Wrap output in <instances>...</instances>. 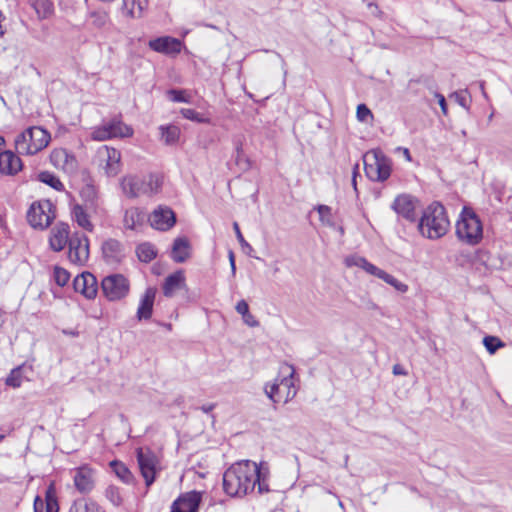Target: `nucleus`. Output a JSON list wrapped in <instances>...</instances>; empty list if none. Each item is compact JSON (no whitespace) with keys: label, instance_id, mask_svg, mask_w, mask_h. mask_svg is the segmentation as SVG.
I'll return each instance as SVG.
<instances>
[{"label":"nucleus","instance_id":"1","mask_svg":"<svg viewBox=\"0 0 512 512\" xmlns=\"http://www.w3.org/2000/svg\"><path fill=\"white\" fill-rule=\"evenodd\" d=\"M259 480V466L249 460L233 464L223 475V489L232 497H242L253 491Z\"/></svg>","mask_w":512,"mask_h":512},{"label":"nucleus","instance_id":"2","mask_svg":"<svg viewBox=\"0 0 512 512\" xmlns=\"http://www.w3.org/2000/svg\"><path fill=\"white\" fill-rule=\"evenodd\" d=\"M449 225L444 206L439 202H433L423 211L418 230L422 236L435 240L447 233Z\"/></svg>","mask_w":512,"mask_h":512},{"label":"nucleus","instance_id":"3","mask_svg":"<svg viewBox=\"0 0 512 512\" xmlns=\"http://www.w3.org/2000/svg\"><path fill=\"white\" fill-rule=\"evenodd\" d=\"M162 177L157 174H150L145 177L126 175L120 181L123 194L130 198H138L143 195L152 196L160 192Z\"/></svg>","mask_w":512,"mask_h":512},{"label":"nucleus","instance_id":"4","mask_svg":"<svg viewBox=\"0 0 512 512\" xmlns=\"http://www.w3.org/2000/svg\"><path fill=\"white\" fill-rule=\"evenodd\" d=\"M366 176L374 182L386 181L392 171V161L382 150L373 149L363 155Z\"/></svg>","mask_w":512,"mask_h":512},{"label":"nucleus","instance_id":"5","mask_svg":"<svg viewBox=\"0 0 512 512\" xmlns=\"http://www.w3.org/2000/svg\"><path fill=\"white\" fill-rule=\"evenodd\" d=\"M50 139V134L45 129L30 127L16 137L15 148L19 154L33 155L47 147Z\"/></svg>","mask_w":512,"mask_h":512},{"label":"nucleus","instance_id":"6","mask_svg":"<svg viewBox=\"0 0 512 512\" xmlns=\"http://www.w3.org/2000/svg\"><path fill=\"white\" fill-rule=\"evenodd\" d=\"M283 369L287 370L288 374L280 380L275 379L273 383L266 384L264 388L265 394L274 403H287L292 400L297 393L293 382V377L295 374L294 367L292 365L286 364L282 367V370Z\"/></svg>","mask_w":512,"mask_h":512},{"label":"nucleus","instance_id":"7","mask_svg":"<svg viewBox=\"0 0 512 512\" xmlns=\"http://www.w3.org/2000/svg\"><path fill=\"white\" fill-rule=\"evenodd\" d=\"M458 238L468 244L474 245L480 242L483 236L482 224L478 216L470 210L464 209L461 218L456 224Z\"/></svg>","mask_w":512,"mask_h":512},{"label":"nucleus","instance_id":"8","mask_svg":"<svg viewBox=\"0 0 512 512\" xmlns=\"http://www.w3.org/2000/svg\"><path fill=\"white\" fill-rule=\"evenodd\" d=\"M55 218V207L50 200L32 203L27 212V221L35 229L44 230Z\"/></svg>","mask_w":512,"mask_h":512},{"label":"nucleus","instance_id":"9","mask_svg":"<svg viewBox=\"0 0 512 512\" xmlns=\"http://www.w3.org/2000/svg\"><path fill=\"white\" fill-rule=\"evenodd\" d=\"M101 288L108 300L117 301L128 294L129 282L122 274H111L102 280Z\"/></svg>","mask_w":512,"mask_h":512},{"label":"nucleus","instance_id":"10","mask_svg":"<svg viewBox=\"0 0 512 512\" xmlns=\"http://www.w3.org/2000/svg\"><path fill=\"white\" fill-rule=\"evenodd\" d=\"M132 134L133 129L130 126L119 119H113L95 128L91 136L94 140L104 141L115 137H130Z\"/></svg>","mask_w":512,"mask_h":512},{"label":"nucleus","instance_id":"11","mask_svg":"<svg viewBox=\"0 0 512 512\" xmlns=\"http://www.w3.org/2000/svg\"><path fill=\"white\" fill-rule=\"evenodd\" d=\"M136 455L141 475L146 486L150 487L155 481L158 458L149 448H138Z\"/></svg>","mask_w":512,"mask_h":512},{"label":"nucleus","instance_id":"12","mask_svg":"<svg viewBox=\"0 0 512 512\" xmlns=\"http://www.w3.org/2000/svg\"><path fill=\"white\" fill-rule=\"evenodd\" d=\"M69 260L74 264L83 265L89 258V239L86 235L78 232L69 239Z\"/></svg>","mask_w":512,"mask_h":512},{"label":"nucleus","instance_id":"13","mask_svg":"<svg viewBox=\"0 0 512 512\" xmlns=\"http://www.w3.org/2000/svg\"><path fill=\"white\" fill-rule=\"evenodd\" d=\"M201 501V492L194 490L183 493L172 503L170 512H198Z\"/></svg>","mask_w":512,"mask_h":512},{"label":"nucleus","instance_id":"14","mask_svg":"<svg viewBox=\"0 0 512 512\" xmlns=\"http://www.w3.org/2000/svg\"><path fill=\"white\" fill-rule=\"evenodd\" d=\"M148 46L155 52L176 56L181 52L182 42L171 36H162L152 39L148 42Z\"/></svg>","mask_w":512,"mask_h":512},{"label":"nucleus","instance_id":"15","mask_svg":"<svg viewBox=\"0 0 512 512\" xmlns=\"http://www.w3.org/2000/svg\"><path fill=\"white\" fill-rule=\"evenodd\" d=\"M98 155L102 161H105V173L113 177L121 171V153L115 148L103 146L98 150Z\"/></svg>","mask_w":512,"mask_h":512},{"label":"nucleus","instance_id":"16","mask_svg":"<svg viewBox=\"0 0 512 512\" xmlns=\"http://www.w3.org/2000/svg\"><path fill=\"white\" fill-rule=\"evenodd\" d=\"M50 161L55 168L63 170L65 173L72 174L77 171V160L66 149H54L50 154Z\"/></svg>","mask_w":512,"mask_h":512},{"label":"nucleus","instance_id":"17","mask_svg":"<svg viewBox=\"0 0 512 512\" xmlns=\"http://www.w3.org/2000/svg\"><path fill=\"white\" fill-rule=\"evenodd\" d=\"M149 222L157 230H169L176 222L175 213L168 207H159L149 216Z\"/></svg>","mask_w":512,"mask_h":512},{"label":"nucleus","instance_id":"18","mask_svg":"<svg viewBox=\"0 0 512 512\" xmlns=\"http://www.w3.org/2000/svg\"><path fill=\"white\" fill-rule=\"evenodd\" d=\"M415 208L416 200L407 194L397 196L392 204V209L410 222L416 221Z\"/></svg>","mask_w":512,"mask_h":512},{"label":"nucleus","instance_id":"19","mask_svg":"<svg viewBox=\"0 0 512 512\" xmlns=\"http://www.w3.org/2000/svg\"><path fill=\"white\" fill-rule=\"evenodd\" d=\"M73 287L76 292L81 293L88 299H92L97 294V281L93 274L84 272L75 277Z\"/></svg>","mask_w":512,"mask_h":512},{"label":"nucleus","instance_id":"20","mask_svg":"<svg viewBox=\"0 0 512 512\" xmlns=\"http://www.w3.org/2000/svg\"><path fill=\"white\" fill-rule=\"evenodd\" d=\"M183 289H187L186 277L183 270H177L168 275L162 285L163 295L168 298L174 297Z\"/></svg>","mask_w":512,"mask_h":512},{"label":"nucleus","instance_id":"21","mask_svg":"<svg viewBox=\"0 0 512 512\" xmlns=\"http://www.w3.org/2000/svg\"><path fill=\"white\" fill-rule=\"evenodd\" d=\"M102 254L108 264L120 263L124 257V248L120 241L108 239L102 244Z\"/></svg>","mask_w":512,"mask_h":512},{"label":"nucleus","instance_id":"22","mask_svg":"<svg viewBox=\"0 0 512 512\" xmlns=\"http://www.w3.org/2000/svg\"><path fill=\"white\" fill-rule=\"evenodd\" d=\"M69 225L66 223H59L55 225L51 230V236L49 243L54 251H61L66 244H69Z\"/></svg>","mask_w":512,"mask_h":512},{"label":"nucleus","instance_id":"23","mask_svg":"<svg viewBox=\"0 0 512 512\" xmlns=\"http://www.w3.org/2000/svg\"><path fill=\"white\" fill-rule=\"evenodd\" d=\"M74 484L80 493H89L94 487L93 470L87 466L78 468L75 471Z\"/></svg>","mask_w":512,"mask_h":512},{"label":"nucleus","instance_id":"24","mask_svg":"<svg viewBox=\"0 0 512 512\" xmlns=\"http://www.w3.org/2000/svg\"><path fill=\"white\" fill-rule=\"evenodd\" d=\"M156 296V289L153 287H149L145 290L143 296L141 297L139 307L137 309V319L148 320L152 317L153 313V305Z\"/></svg>","mask_w":512,"mask_h":512},{"label":"nucleus","instance_id":"25","mask_svg":"<svg viewBox=\"0 0 512 512\" xmlns=\"http://www.w3.org/2000/svg\"><path fill=\"white\" fill-rule=\"evenodd\" d=\"M146 221V213L138 208L131 207L125 210L123 216V226L125 229L139 230Z\"/></svg>","mask_w":512,"mask_h":512},{"label":"nucleus","instance_id":"26","mask_svg":"<svg viewBox=\"0 0 512 512\" xmlns=\"http://www.w3.org/2000/svg\"><path fill=\"white\" fill-rule=\"evenodd\" d=\"M22 169L21 159L11 151L0 153V172L14 175Z\"/></svg>","mask_w":512,"mask_h":512},{"label":"nucleus","instance_id":"27","mask_svg":"<svg viewBox=\"0 0 512 512\" xmlns=\"http://www.w3.org/2000/svg\"><path fill=\"white\" fill-rule=\"evenodd\" d=\"M91 212L94 211L81 204H75L71 212L72 219L77 223L79 227L87 232H92L94 230V225L90 220Z\"/></svg>","mask_w":512,"mask_h":512},{"label":"nucleus","instance_id":"28","mask_svg":"<svg viewBox=\"0 0 512 512\" xmlns=\"http://www.w3.org/2000/svg\"><path fill=\"white\" fill-rule=\"evenodd\" d=\"M191 256V246L189 240L185 237H178L174 240L171 258L176 263H183Z\"/></svg>","mask_w":512,"mask_h":512},{"label":"nucleus","instance_id":"29","mask_svg":"<svg viewBox=\"0 0 512 512\" xmlns=\"http://www.w3.org/2000/svg\"><path fill=\"white\" fill-rule=\"evenodd\" d=\"M148 4L149 0H123L122 12L129 18H141Z\"/></svg>","mask_w":512,"mask_h":512},{"label":"nucleus","instance_id":"30","mask_svg":"<svg viewBox=\"0 0 512 512\" xmlns=\"http://www.w3.org/2000/svg\"><path fill=\"white\" fill-rule=\"evenodd\" d=\"M80 196L85 202L83 206L89 208L90 210L96 211L97 209V200H98V192L94 185L86 184L82 187L80 191Z\"/></svg>","mask_w":512,"mask_h":512},{"label":"nucleus","instance_id":"31","mask_svg":"<svg viewBox=\"0 0 512 512\" xmlns=\"http://www.w3.org/2000/svg\"><path fill=\"white\" fill-rule=\"evenodd\" d=\"M345 264L348 267L357 266L362 268L364 271H366L368 274H371L373 276L376 275L379 268L372 263L368 262L365 258L361 256H349L345 259Z\"/></svg>","mask_w":512,"mask_h":512},{"label":"nucleus","instance_id":"32","mask_svg":"<svg viewBox=\"0 0 512 512\" xmlns=\"http://www.w3.org/2000/svg\"><path fill=\"white\" fill-rule=\"evenodd\" d=\"M110 466L122 482L126 484L134 483L135 477L124 463L114 460L110 463Z\"/></svg>","mask_w":512,"mask_h":512},{"label":"nucleus","instance_id":"33","mask_svg":"<svg viewBox=\"0 0 512 512\" xmlns=\"http://www.w3.org/2000/svg\"><path fill=\"white\" fill-rule=\"evenodd\" d=\"M136 253L141 262L149 263L157 256V250L151 243H142L137 246Z\"/></svg>","mask_w":512,"mask_h":512},{"label":"nucleus","instance_id":"34","mask_svg":"<svg viewBox=\"0 0 512 512\" xmlns=\"http://www.w3.org/2000/svg\"><path fill=\"white\" fill-rule=\"evenodd\" d=\"M375 277L382 279L384 282L391 285L392 287H394L397 291H399L401 293H405L408 291V285L400 282L394 276L388 274L387 272H385L384 270H382L380 268H379L378 272L376 273Z\"/></svg>","mask_w":512,"mask_h":512},{"label":"nucleus","instance_id":"35","mask_svg":"<svg viewBox=\"0 0 512 512\" xmlns=\"http://www.w3.org/2000/svg\"><path fill=\"white\" fill-rule=\"evenodd\" d=\"M46 512H58L56 489L54 483H50L45 492Z\"/></svg>","mask_w":512,"mask_h":512},{"label":"nucleus","instance_id":"36","mask_svg":"<svg viewBox=\"0 0 512 512\" xmlns=\"http://www.w3.org/2000/svg\"><path fill=\"white\" fill-rule=\"evenodd\" d=\"M38 180L49 185L50 187H52L53 189H55L57 191L64 190V185L59 180V178L48 171H43V172L39 173Z\"/></svg>","mask_w":512,"mask_h":512},{"label":"nucleus","instance_id":"37","mask_svg":"<svg viewBox=\"0 0 512 512\" xmlns=\"http://www.w3.org/2000/svg\"><path fill=\"white\" fill-rule=\"evenodd\" d=\"M33 6L41 18H47L53 13V4L49 0H34Z\"/></svg>","mask_w":512,"mask_h":512},{"label":"nucleus","instance_id":"38","mask_svg":"<svg viewBox=\"0 0 512 512\" xmlns=\"http://www.w3.org/2000/svg\"><path fill=\"white\" fill-rule=\"evenodd\" d=\"M70 512H103V510L96 502L88 500L85 503H75Z\"/></svg>","mask_w":512,"mask_h":512},{"label":"nucleus","instance_id":"39","mask_svg":"<svg viewBox=\"0 0 512 512\" xmlns=\"http://www.w3.org/2000/svg\"><path fill=\"white\" fill-rule=\"evenodd\" d=\"M162 138L166 144H174L179 139L180 130L176 126L161 127Z\"/></svg>","mask_w":512,"mask_h":512},{"label":"nucleus","instance_id":"40","mask_svg":"<svg viewBox=\"0 0 512 512\" xmlns=\"http://www.w3.org/2000/svg\"><path fill=\"white\" fill-rule=\"evenodd\" d=\"M483 345L490 354H494L499 348L505 346V344L496 336H485L483 338Z\"/></svg>","mask_w":512,"mask_h":512},{"label":"nucleus","instance_id":"41","mask_svg":"<svg viewBox=\"0 0 512 512\" xmlns=\"http://www.w3.org/2000/svg\"><path fill=\"white\" fill-rule=\"evenodd\" d=\"M317 211L319 213L320 220L323 224L327 226H334L332 210L327 205H319L317 207Z\"/></svg>","mask_w":512,"mask_h":512},{"label":"nucleus","instance_id":"42","mask_svg":"<svg viewBox=\"0 0 512 512\" xmlns=\"http://www.w3.org/2000/svg\"><path fill=\"white\" fill-rule=\"evenodd\" d=\"M105 496L115 506H119L122 503V497L120 495L119 488L114 485L107 487Z\"/></svg>","mask_w":512,"mask_h":512},{"label":"nucleus","instance_id":"43","mask_svg":"<svg viewBox=\"0 0 512 512\" xmlns=\"http://www.w3.org/2000/svg\"><path fill=\"white\" fill-rule=\"evenodd\" d=\"M6 384L13 388H18L22 384L21 367H17L11 371L9 376L6 378Z\"/></svg>","mask_w":512,"mask_h":512},{"label":"nucleus","instance_id":"44","mask_svg":"<svg viewBox=\"0 0 512 512\" xmlns=\"http://www.w3.org/2000/svg\"><path fill=\"white\" fill-rule=\"evenodd\" d=\"M167 95L173 102H190V97L186 95L185 90L170 89L167 91Z\"/></svg>","mask_w":512,"mask_h":512},{"label":"nucleus","instance_id":"45","mask_svg":"<svg viewBox=\"0 0 512 512\" xmlns=\"http://www.w3.org/2000/svg\"><path fill=\"white\" fill-rule=\"evenodd\" d=\"M54 279H55V282L63 287L65 286L69 279H70V274L68 273V271H66L65 269L61 268V267H55L54 268Z\"/></svg>","mask_w":512,"mask_h":512},{"label":"nucleus","instance_id":"46","mask_svg":"<svg viewBox=\"0 0 512 512\" xmlns=\"http://www.w3.org/2000/svg\"><path fill=\"white\" fill-rule=\"evenodd\" d=\"M93 26L102 28L108 23V15L105 12H92L90 14Z\"/></svg>","mask_w":512,"mask_h":512},{"label":"nucleus","instance_id":"47","mask_svg":"<svg viewBox=\"0 0 512 512\" xmlns=\"http://www.w3.org/2000/svg\"><path fill=\"white\" fill-rule=\"evenodd\" d=\"M356 116L360 122H367L369 118L373 119L371 110L365 104L357 106Z\"/></svg>","mask_w":512,"mask_h":512},{"label":"nucleus","instance_id":"48","mask_svg":"<svg viewBox=\"0 0 512 512\" xmlns=\"http://www.w3.org/2000/svg\"><path fill=\"white\" fill-rule=\"evenodd\" d=\"M467 93H468V91L466 89V90H462V91H459V92H454L451 95V97H454L456 102L460 106H462L465 109H469V101H468L467 96H466Z\"/></svg>","mask_w":512,"mask_h":512},{"label":"nucleus","instance_id":"49","mask_svg":"<svg viewBox=\"0 0 512 512\" xmlns=\"http://www.w3.org/2000/svg\"><path fill=\"white\" fill-rule=\"evenodd\" d=\"M181 114L184 118L196 121V122H202V118H200V115L198 112H196L194 109L190 108H183L181 109Z\"/></svg>","mask_w":512,"mask_h":512},{"label":"nucleus","instance_id":"50","mask_svg":"<svg viewBox=\"0 0 512 512\" xmlns=\"http://www.w3.org/2000/svg\"><path fill=\"white\" fill-rule=\"evenodd\" d=\"M256 485L258 487V492L260 494H263L265 492L269 491V486L266 481L265 476L262 474L261 470L259 469V480L256 482Z\"/></svg>","mask_w":512,"mask_h":512},{"label":"nucleus","instance_id":"51","mask_svg":"<svg viewBox=\"0 0 512 512\" xmlns=\"http://www.w3.org/2000/svg\"><path fill=\"white\" fill-rule=\"evenodd\" d=\"M233 228H234V230H235L236 237H237V239H238L239 243H240L243 247L245 246V247H248V248H250V249H251V246H250V245L246 242V240L244 239V237H243V235H242V233H241V231H240V228H239V225H238V223H237V222H234V224H233Z\"/></svg>","mask_w":512,"mask_h":512},{"label":"nucleus","instance_id":"52","mask_svg":"<svg viewBox=\"0 0 512 512\" xmlns=\"http://www.w3.org/2000/svg\"><path fill=\"white\" fill-rule=\"evenodd\" d=\"M236 311L242 315V317L245 315V314H248L249 312V306H248V303L245 301V300H240L236 307H235Z\"/></svg>","mask_w":512,"mask_h":512},{"label":"nucleus","instance_id":"53","mask_svg":"<svg viewBox=\"0 0 512 512\" xmlns=\"http://www.w3.org/2000/svg\"><path fill=\"white\" fill-rule=\"evenodd\" d=\"M242 318L244 323L250 327H257L259 325L258 320H256V318L250 312L245 314Z\"/></svg>","mask_w":512,"mask_h":512},{"label":"nucleus","instance_id":"54","mask_svg":"<svg viewBox=\"0 0 512 512\" xmlns=\"http://www.w3.org/2000/svg\"><path fill=\"white\" fill-rule=\"evenodd\" d=\"M436 98L438 99V103L441 107L443 114L447 115L448 109H447V103H446L445 97L442 94L437 93Z\"/></svg>","mask_w":512,"mask_h":512},{"label":"nucleus","instance_id":"55","mask_svg":"<svg viewBox=\"0 0 512 512\" xmlns=\"http://www.w3.org/2000/svg\"><path fill=\"white\" fill-rule=\"evenodd\" d=\"M229 262H230L232 274L235 275L236 266H235V257H234L233 251H229Z\"/></svg>","mask_w":512,"mask_h":512},{"label":"nucleus","instance_id":"56","mask_svg":"<svg viewBox=\"0 0 512 512\" xmlns=\"http://www.w3.org/2000/svg\"><path fill=\"white\" fill-rule=\"evenodd\" d=\"M393 374L394 375H406L407 372L403 369V367L399 364L393 366Z\"/></svg>","mask_w":512,"mask_h":512},{"label":"nucleus","instance_id":"57","mask_svg":"<svg viewBox=\"0 0 512 512\" xmlns=\"http://www.w3.org/2000/svg\"><path fill=\"white\" fill-rule=\"evenodd\" d=\"M240 156H244V152H243L241 143L237 144V146H236V159H235L236 163H239Z\"/></svg>","mask_w":512,"mask_h":512},{"label":"nucleus","instance_id":"58","mask_svg":"<svg viewBox=\"0 0 512 512\" xmlns=\"http://www.w3.org/2000/svg\"><path fill=\"white\" fill-rule=\"evenodd\" d=\"M244 164V169H248L250 167L249 160L244 156H240L238 165Z\"/></svg>","mask_w":512,"mask_h":512},{"label":"nucleus","instance_id":"59","mask_svg":"<svg viewBox=\"0 0 512 512\" xmlns=\"http://www.w3.org/2000/svg\"><path fill=\"white\" fill-rule=\"evenodd\" d=\"M214 408H215V404H206V405H203L200 409H201L204 413H209V412H211Z\"/></svg>","mask_w":512,"mask_h":512},{"label":"nucleus","instance_id":"60","mask_svg":"<svg viewBox=\"0 0 512 512\" xmlns=\"http://www.w3.org/2000/svg\"><path fill=\"white\" fill-rule=\"evenodd\" d=\"M38 505H40V506L43 505V501H42V499L39 496H37L35 498V500H34V508H35L36 511L38 509Z\"/></svg>","mask_w":512,"mask_h":512},{"label":"nucleus","instance_id":"61","mask_svg":"<svg viewBox=\"0 0 512 512\" xmlns=\"http://www.w3.org/2000/svg\"><path fill=\"white\" fill-rule=\"evenodd\" d=\"M403 154L408 161H411L410 151L407 148H403Z\"/></svg>","mask_w":512,"mask_h":512},{"label":"nucleus","instance_id":"62","mask_svg":"<svg viewBox=\"0 0 512 512\" xmlns=\"http://www.w3.org/2000/svg\"><path fill=\"white\" fill-rule=\"evenodd\" d=\"M358 169H359V165L355 164V166L353 168V176L352 177L356 178V176L358 174Z\"/></svg>","mask_w":512,"mask_h":512},{"label":"nucleus","instance_id":"63","mask_svg":"<svg viewBox=\"0 0 512 512\" xmlns=\"http://www.w3.org/2000/svg\"><path fill=\"white\" fill-rule=\"evenodd\" d=\"M352 185L354 189L356 190V178L352 177Z\"/></svg>","mask_w":512,"mask_h":512},{"label":"nucleus","instance_id":"64","mask_svg":"<svg viewBox=\"0 0 512 512\" xmlns=\"http://www.w3.org/2000/svg\"><path fill=\"white\" fill-rule=\"evenodd\" d=\"M4 143H5L4 138H3L2 136H0V147H1L2 145H4Z\"/></svg>","mask_w":512,"mask_h":512}]
</instances>
